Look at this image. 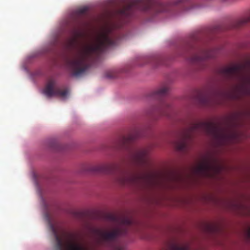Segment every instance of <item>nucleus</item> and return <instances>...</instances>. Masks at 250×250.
<instances>
[{"label":"nucleus","instance_id":"nucleus-1","mask_svg":"<svg viewBox=\"0 0 250 250\" xmlns=\"http://www.w3.org/2000/svg\"><path fill=\"white\" fill-rule=\"evenodd\" d=\"M175 8V0L164 1L161 0H129L122 9L106 20L101 27L95 41L82 44L67 64L74 76L83 74L89 67L91 61L107 47L116 45L120 36L118 30L130 22L135 16V11L153 15L168 12Z\"/></svg>","mask_w":250,"mask_h":250},{"label":"nucleus","instance_id":"nucleus-2","mask_svg":"<svg viewBox=\"0 0 250 250\" xmlns=\"http://www.w3.org/2000/svg\"><path fill=\"white\" fill-rule=\"evenodd\" d=\"M195 131L204 132L218 140H223L227 137L226 130L218 124L211 122H197L193 124L189 130L185 132L176 143V149L181 151H186L188 148L189 144L192 141V133Z\"/></svg>","mask_w":250,"mask_h":250},{"label":"nucleus","instance_id":"nucleus-3","mask_svg":"<svg viewBox=\"0 0 250 250\" xmlns=\"http://www.w3.org/2000/svg\"><path fill=\"white\" fill-rule=\"evenodd\" d=\"M106 218L109 221L119 224V226L111 230L95 229V232L101 239L106 242H112L119 237L125 235L129 227L133 223V220L129 217H120L114 214H108Z\"/></svg>","mask_w":250,"mask_h":250},{"label":"nucleus","instance_id":"nucleus-4","mask_svg":"<svg viewBox=\"0 0 250 250\" xmlns=\"http://www.w3.org/2000/svg\"><path fill=\"white\" fill-rule=\"evenodd\" d=\"M116 180L122 185L135 186L140 188L146 187L153 182L152 174L146 171H120Z\"/></svg>","mask_w":250,"mask_h":250},{"label":"nucleus","instance_id":"nucleus-5","mask_svg":"<svg viewBox=\"0 0 250 250\" xmlns=\"http://www.w3.org/2000/svg\"><path fill=\"white\" fill-rule=\"evenodd\" d=\"M186 53L189 54V56L187 57L185 54L182 55L187 58L191 63L199 65L200 69L204 67L205 62L207 59L213 58L215 56L214 50L206 49H199L194 53L191 52V49H188L186 50Z\"/></svg>","mask_w":250,"mask_h":250},{"label":"nucleus","instance_id":"nucleus-6","mask_svg":"<svg viewBox=\"0 0 250 250\" xmlns=\"http://www.w3.org/2000/svg\"><path fill=\"white\" fill-rule=\"evenodd\" d=\"M219 73L228 79L240 78L244 82H248L249 81L245 72L244 66L241 64L223 67L220 69Z\"/></svg>","mask_w":250,"mask_h":250},{"label":"nucleus","instance_id":"nucleus-7","mask_svg":"<svg viewBox=\"0 0 250 250\" xmlns=\"http://www.w3.org/2000/svg\"><path fill=\"white\" fill-rule=\"evenodd\" d=\"M69 92V91L67 88L56 86L55 82L53 80L48 82L43 90V94L48 98L58 96L65 99Z\"/></svg>","mask_w":250,"mask_h":250},{"label":"nucleus","instance_id":"nucleus-8","mask_svg":"<svg viewBox=\"0 0 250 250\" xmlns=\"http://www.w3.org/2000/svg\"><path fill=\"white\" fill-rule=\"evenodd\" d=\"M170 111V104L167 101H162L159 106L152 107L147 111V114L148 115L152 116L154 113H157L161 116L169 117H170L169 112Z\"/></svg>","mask_w":250,"mask_h":250},{"label":"nucleus","instance_id":"nucleus-9","mask_svg":"<svg viewBox=\"0 0 250 250\" xmlns=\"http://www.w3.org/2000/svg\"><path fill=\"white\" fill-rule=\"evenodd\" d=\"M55 237L56 240V248L57 250H84L80 245L71 243L67 245V249L64 248L65 245L62 239L58 235L54 230Z\"/></svg>","mask_w":250,"mask_h":250},{"label":"nucleus","instance_id":"nucleus-10","mask_svg":"<svg viewBox=\"0 0 250 250\" xmlns=\"http://www.w3.org/2000/svg\"><path fill=\"white\" fill-rule=\"evenodd\" d=\"M213 168L214 166L211 163L208 161H204L196 167L195 170L200 175L208 176Z\"/></svg>","mask_w":250,"mask_h":250},{"label":"nucleus","instance_id":"nucleus-11","mask_svg":"<svg viewBox=\"0 0 250 250\" xmlns=\"http://www.w3.org/2000/svg\"><path fill=\"white\" fill-rule=\"evenodd\" d=\"M218 95L213 97L210 96L207 94H201L198 97L199 103L204 106H211L214 104H219V102L216 99Z\"/></svg>","mask_w":250,"mask_h":250},{"label":"nucleus","instance_id":"nucleus-12","mask_svg":"<svg viewBox=\"0 0 250 250\" xmlns=\"http://www.w3.org/2000/svg\"><path fill=\"white\" fill-rule=\"evenodd\" d=\"M168 87L163 86L157 90L151 92L149 94V96L150 98L153 99L161 100L163 98L168 94Z\"/></svg>","mask_w":250,"mask_h":250},{"label":"nucleus","instance_id":"nucleus-13","mask_svg":"<svg viewBox=\"0 0 250 250\" xmlns=\"http://www.w3.org/2000/svg\"><path fill=\"white\" fill-rule=\"evenodd\" d=\"M131 157L137 163H145L146 161V152L144 150L135 149L132 153Z\"/></svg>","mask_w":250,"mask_h":250},{"label":"nucleus","instance_id":"nucleus-14","mask_svg":"<svg viewBox=\"0 0 250 250\" xmlns=\"http://www.w3.org/2000/svg\"><path fill=\"white\" fill-rule=\"evenodd\" d=\"M116 166L112 165H102L95 167L94 170L99 172L110 174L112 173Z\"/></svg>","mask_w":250,"mask_h":250},{"label":"nucleus","instance_id":"nucleus-15","mask_svg":"<svg viewBox=\"0 0 250 250\" xmlns=\"http://www.w3.org/2000/svg\"><path fill=\"white\" fill-rule=\"evenodd\" d=\"M141 136L139 130H136L135 132L129 134L127 137H124L122 139V143L124 146L127 145L137 138Z\"/></svg>","mask_w":250,"mask_h":250},{"label":"nucleus","instance_id":"nucleus-16","mask_svg":"<svg viewBox=\"0 0 250 250\" xmlns=\"http://www.w3.org/2000/svg\"><path fill=\"white\" fill-rule=\"evenodd\" d=\"M249 23H250V15L235 21L232 27L236 28H240Z\"/></svg>","mask_w":250,"mask_h":250},{"label":"nucleus","instance_id":"nucleus-17","mask_svg":"<svg viewBox=\"0 0 250 250\" xmlns=\"http://www.w3.org/2000/svg\"><path fill=\"white\" fill-rule=\"evenodd\" d=\"M83 36V33L79 29H75L73 32V37L70 40V44L75 43L79 38Z\"/></svg>","mask_w":250,"mask_h":250},{"label":"nucleus","instance_id":"nucleus-18","mask_svg":"<svg viewBox=\"0 0 250 250\" xmlns=\"http://www.w3.org/2000/svg\"><path fill=\"white\" fill-rule=\"evenodd\" d=\"M170 250H190V247L188 244L179 246L177 244H173L171 246Z\"/></svg>","mask_w":250,"mask_h":250},{"label":"nucleus","instance_id":"nucleus-19","mask_svg":"<svg viewBox=\"0 0 250 250\" xmlns=\"http://www.w3.org/2000/svg\"><path fill=\"white\" fill-rule=\"evenodd\" d=\"M105 77L107 78L113 79L117 77V74L115 71L109 70L106 72Z\"/></svg>","mask_w":250,"mask_h":250},{"label":"nucleus","instance_id":"nucleus-20","mask_svg":"<svg viewBox=\"0 0 250 250\" xmlns=\"http://www.w3.org/2000/svg\"><path fill=\"white\" fill-rule=\"evenodd\" d=\"M161 58L159 56L153 57L152 58V63L155 65H158L161 63Z\"/></svg>","mask_w":250,"mask_h":250},{"label":"nucleus","instance_id":"nucleus-21","mask_svg":"<svg viewBox=\"0 0 250 250\" xmlns=\"http://www.w3.org/2000/svg\"><path fill=\"white\" fill-rule=\"evenodd\" d=\"M87 8L84 7L79 9L78 12L80 15H83L84 14L87 12Z\"/></svg>","mask_w":250,"mask_h":250},{"label":"nucleus","instance_id":"nucleus-22","mask_svg":"<svg viewBox=\"0 0 250 250\" xmlns=\"http://www.w3.org/2000/svg\"><path fill=\"white\" fill-rule=\"evenodd\" d=\"M125 247L124 246L117 245L114 247V250H125Z\"/></svg>","mask_w":250,"mask_h":250},{"label":"nucleus","instance_id":"nucleus-23","mask_svg":"<svg viewBox=\"0 0 250 250\" xmlns=\"http://www.w3.org/2000/svg\"><path fill=\"white\" fill-rule=\"evenodd\" d=\"M222 29V27L220 26H217L216 27H215L212 30V32H216V31H220Z\"/></svg>","mask_w":250,"mask_h":250},{"label":"nucleus","instance_id":"nucleus-24","mask_svg":"<svg viewBox=\"0 0 250 250\" xmlns=\"http://www.w3.org/2000/svg\"><path fill=\"white\" fill-rule=\"evenodd\" d=\"M247 236L249 238H250V228L247 231Z\"/></svg>","mask_w":250,"mask_h":250},{"label":"nucleus","instance_id":"nucleus-25","mask_svg":"<svg viewBox=\"0 0 250 250\" xmlns=\"http://www.w3.org/2000/svg\"><path fill=\"white\" fill-rule=\"evenodd\" d=\"M219 95H220V96H221V97H222V96H224V95H224V94H223V93H219Z\"/></svg>","mask_w":250,"mask_h":250},{"label":"nucleus","instance_id":"nucleus-26","mask_svg":"<svg viewBox=\"0 0 250 250\" xmlns=\"http://www.w3.org/2000/svg\"><path fill=\"white\" fill-rule=\"evenodd\" d=\"M187 10H188L187 9H184L183 10V11H187Z\"/></svg>","mask_w":250,"mask_h":250}]
</instances>
